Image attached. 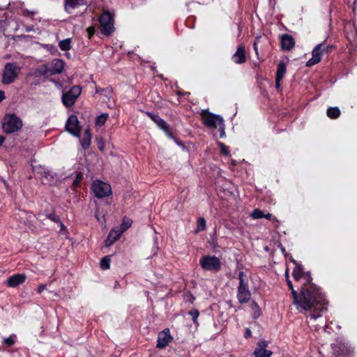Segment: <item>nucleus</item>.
Here are the masks:
<instances>
[{"label":"nucleus","mask_w":357,"mask_h":357,"mask_svg":"<svg viewBox=\"0 0 357 357\" xmlns=\"http://www.w3.org/2000/svg\"><path fill=\"white\" fill-rule=\"evenodd\" d=\"M305 281L301 287H310L309 301L312 303V312L309 314L311 319H317L321 317L322 312L327 310L328 301L325 298L324 294L315 284L312 282V278L310 272L304 271L302 276Z\"/></svg>","instance_id":"f257e3e1"},{"label":"nucleus","mask_w":357,"mask_h":357,"mask_svg":"<svg viewBox=\"0 0 357 357\" xmlns=\"http://www.w3.org/2000/svg\"><path fill=\"white\" fill-rule=\"evenodd\" d=\"M285 279L287 284L291 290V294L293 298V304L296 305V309L301 313L308 312L310 314L312 311V303L309 301L310 287H301L299 291L294 289L293 284L289 279V268L285 271Z\"/></svg>","instance_id":"f03ea898"},{"label":"nucleus","mask_w":357,"mask_h":357,"mask_svg":"<svg viewBox=\"0 0 357 357\" xmlns=\"http://www.w3.org/2000/svg\"><path fill=\"white\" fill-rule=\"evenodd\" d=\"M238 280H239L236 294L238 301L240 304L248 303L252 298L248 277L243 271H240L238 274Z\"/></svg>","instance_id":"7ed1b4c3"},{"label":"nucleus","mask_w":357,"mask_h":357,"mask_svg":"<svg viewBox=\"0 0 357 357\" xmlns=\"http://www.w3.org/2000/svg\"><path fill=\"white\" fill-rule=\"evenodd\" d=\"M22 119L15 114H6L2 119V130L6 134H12L22 129Z\"/></svg>","instance_id":"20e7f679"},{"label":"nucleus","mask_w":357,"mask_h":357,"mask_svg":"<svg viewBox=\"0 0 357 357\" xmlns=\"http://www.w3.org/2000/svg\"><path fill=\"white\" fill-rule=\"evenodd\" d=\"M199 264L204 271L218 273L222 269V263L218 257L211 255H204L199 259Z\"/></svg>","instance_id":"39448f33"},{"label":"nucleus","mask_w":357,"mask_h":357,"mask_svg":"<svg viewBox=\"0 0 357 357\" xmlns=\"http://www.w3.org/2000/svg\"><path fill=\"white\" fill-rule=\"evenodd\" d=\"M101 33L106 36H111L114 31V16L108 11H104L99 18Z\"/></svg>","instance_id":"423d86ee"},{"label":"nucleus","mask_w":357,"mask_h":357,"mask_svg":"<svg viewBox=\"0 0 357 357\" xmlns=\"http://www.w3.org/2000/svg\"><path fill=\"white\" fill-rule=\"evenodd\" d=\"M202 123L210 128L215 129L218 126L222 124L224 119L220 115L213 114L208 109L202 111L201 113Z\"/></svg>","instance_id":"0eeeda50"},{"label":"nucleus","mask_w":357,"mask_h":357,"mask_svg":"<svg viewBox=\"0 0 357 357\" xmlns=\"http://www.w3.org/2000/svg\"><path fill=\"white\" fill-rule=\"evenodd\" d=\"M91 190L97 198H103L108 197L112 194L110 185L97 180L92 183Z\"/></svg>","instance_id":"6e6552de"},{"label":"nucleus","mask_w":357,"mask_h":357,"mask_svg":"<svg viewBox=\"0 0 357 357\" xmlns=\"http://www.w3.org/2000/svg\"><path fill=\"white\" fill-rule=\"evenodd\" d=\"M17 75L18 71L16 64L8 63L4 66L1 82L3 84H10L15 81Z\"/></svg>","instance_id":"1a4fd4ad"},{"label":"nucleus","mask_w":357,"mask_h":357,"mask_svg":"<svg viewBox=\"0 0 357 357\" xmlns=\"http://www.w3.org/2000/svg\"><path fill=\"white\" fill-rule=\"evenodd\" d=\"M66 130L75 137H79L82 127L80 126L79 121L77 117L72 114L70 115L66 123Z\"/></svg>","instance_id":"9d476101"},{"label":"nucleus","mask_w":357,"mask_h":357,"mask_svg":"<svg viewBox=\"0 0 357 357\" xmlns=\"http://www.w3.org/2000/svg\"><path fill=\"white\" fill-rule=\"evenodd\" d=\"M173 339L170 329L166 328L158 333L156 347L158 349H165L173 341Z\"/></svg>","instance_id":"9b49d317"},{"label":"nucleus","mask_w":357,"mask_h":357,"mask_svg":"<svg viewBox=\"0 0 357 357\" xmlns=\"http://www.w3.org/2000/svg\"><path fill=\"white\" fill-rule=\"evenodd\" d=\"M64 66L65 63L63 60L59 59H53L52 62L45 67V73L50 75L60 74L62 73Z\"/></svg>","instance_id":"f8f14e48"},{"label":"nucleus","mask_w":357,"mask_h":357,"mask_svg":"<svg viewBox=\"0 0 357 357\" xmlns=\"http://www.w3.org/2000/svg\"><path fill=\"white\" fill-rule=\"evenodd\" d=\"M269 342L265 340H261L257 343V347L254 350L255 357H271L273 354L272 351L267 349Z\"/></svg>","instance_id":"ddd939ff"},{"label":"nucleus","mask_w":357,"mask_h":357,"mask_svg":"<svg viewBox=\"0 0 357 357\" xmlns=\"http://www.w3.org/2000/svg\"><path fill=\"white\" fill-rule=\"evenodd\" d=\"M331 346L333 350L332 357H345L348 352L347 345L341 340L336 339Z\"/></svg>","instance_id":"4468645a"},{"label":"nucleus","mask_w":357,"mask_h":357,"mask_svg":"<svg viewBox=\"0 0 357 357\" xmlns=\"http://www.w3.org/2000/svg\"><path fill=\"white\" fill-rule=\"evenodd\" d=\"M322 47L323 43H319L314 47L312 52V56L306 63L307 67H312L321 61L323 56Z\"/></svg>","instance_id":"2eb2a0df"},{"label":"nucleus","mask_w":357,"mask_h":357,"mask_svg":"<svg viewBox=\"0 0 357 357\" xmlns=\"http://www.w3.org/2000/svg\"><path fill=\"white\" fill-rule=\"evenodd\" d=\"M287 73L286 63L281 61L278 64V68L275 73V88L278 91H281V82L282 81L285 74Z\"/></svg>","instance_id":"dca6fc26"},{"label":"nucleus","mask_w":357,"mask_h":357,"mask_svg":"<svg viewBox=\"0 0 357 357\" xmlns=\"http://www.w3.org/2000/svg\"><path fill=\"white\" fill-rule=\"evenodd\" d=\"M280 44L282 51H290L295 46V40L291 35L284 33L280 36Z\"/></svg>","instance_id":"f3484780"},{"label":"nucleus","mask_w":357,"mask_h":357,"mask_svg":"<svg viewBox=\"0 0 357 357\" xmlns=\"http://www.w3.org/2000/svg\"><path fill=\"white\" fill-rule=\"evenodd\" d=\"M231 60L236 64H242L246 62L247 56L245 46L242 44L237 46L236 52L232 55Z\"/></svg>","instance_id":"a211bd4d"},{"label":"nucleus","mask_w":357,"mask_h":357,"mask_svg":"<svg viewBox=\"0 0 357 357\" xmlns=\"http://www.w3.org/2000/svg\"><path fill=\"white\" fill-rule=\"evenodd\" d=\"M87 3L86 0H65L64 9L66 13L70 14L74 9L86 6Z\"/></svg>","instance_id":"6ab92c4d"},{"label":"nucleus","mask_w":357,"mask_h":357,"mask_svg":"<svg viewBox=\"0 0 357 357\" xmlns=\"http://www.w3.org/2000/svg\"><path fill=\"white\" fill-rule=\"evenodd\" d=\"M26 279V276L23 273L14 274L9 277L7 280V284L10 287H16L24 283Z\"/></svg>","instance_id":"aec40b11"},{"label":"nucleus","mask_w":357,"mask_h":357,"mask_svg":"<svg viewBox=\"0 0 357 357\" xmlns=\"http://www.w3.org/2000/svg\"><path fill=\"white\" fill-rule=\"evenodd\" d=\"M122 235V233L117 229V228L112 229L106 240L105 241V245L106 247L111 246L114 242H116L117 240H119Z\"/></svg>","instance_id":"412c9836"},{"label":"nucleus","mask_w":357,"mask_h":357,"mask_svg":"<svg viewBox=\"0 0 357 357\" xmlns=\"http://www.w3.org/2000/svg\"><path fill=\"white\" fill-rule=\"evenodd\" d=\"M160 129L165 132L168 138L173 139L178 146H183V142L174 135L170 126L167 122L165 123L163 127L160 128Z\"/></svg>","instance_id":"4be33fe9"},{"label":"nucleus","mask_w":357,"mask_h":357,"mask_svg":"<svg viewBox=\"0 0 357 357\" xmlns=\"http://www.w3.org/2000/svg\"><path fill=\"white\" fill-rule=\"evenodd\" d=\"M77 98L69 92L64 93L62 96V102L68 108L74 105Z\"/></svg>","instance_id":"5701e85b"},{"label":"nucleus","mask_w":357,"mask_h":357,"mask_svg":"<svg viewBox=\"0 0 357 357\" xmlns=\"http://www.w3.org/2000/svg\"><path fill=\"white\" fill-rule=\"evenodd\" d=\"M145 114L158 126V128L163 127V126L166 123V121L162 118H160V116H158V114H155L151 112H146Z\"/></svg>","instance_id":"b1692460"},{"label":"nucleus","mask_w":357,"mask_h":357,"mask_svg":"<svg viewBox=\"0 0 357 357\" xmlns=\"http://www.w3.org/2000/svg\"><path fill=\"white\" fill-rule=\"evenodd\" d=\"M91 137H92L89 129L86 130L84 132L83 137L81 140L82 146L84 150L89 149V147L90 146Z\"/></svg>","instance_id":"393cba45"},{"label":"nucleus","mask_w":357,"mask_h":357,"mask_svg":"<svg viewBox=\"0 0 357 357\" xmlns=\"http://www.w3.org/2000/svg\"><path fill=\"white\" fill-rule=\"evenodd\" d=\"M304 274V268L302 264H296L295 268L293 270L292 275L295 281L298 282Z\"/></svg>","instance_id":"a878e982"},{"label":"nucleus","mask_w":357,"mask_h":357,"mask_svg":"<svg viewBox=\"0 0 357 357\" xmlns=\"http://www.w3.org/2000/svg\"><path fill=\"white\" fill-rule=\"evenodd\" d=\"M326 114L330 119H335L340 116L341 112L337 107H331L327 109Z\"/></svg>","instance_id":"bb28decb"},{"label":"nucleus","mask_w":357,"mask_h":357,"mask_svg":"<svg viewBox=\"0 0 357 357\" xmlns=\"http://www.w3.org/2000/svg\"><path fill=\"white\" fill-rule=\"evenodd\" d=\"M132 220L128 218L124 217L122 220V223L119 227L117 228L122 234L125 232L132 225Z\"/></svg>","instance_id":"cd10ccee"},{"label":"nucleus","mask_w":357,"mask_h":357,"mask_svg":"<svg viewBox=\"0 0 357 357\" xmlns=\"http://www.w3.org/2000/svg\"><path fill=\"white\" fill-rule=\"evenodd\" d=\"M59 48L63 51H68L71 48V38H66L59 43Z\"/></svg>","instance_id":"c85d7f7f"},{"label":"nucleus","mask_w":357,"mask_h":357,"mask_svg":"<svg viewBox=\"0 0 357 357\" xmlns=\"http://www.w3.org/2000/svg\"><path fill=\"white\" fill-rule=\"evenodd\" d=\"M111 257L109 255L105 256L100 260V266L101 269L107 270L110 268Z\"/></svg>","instance_id":"c756f323"},{"label":"nucleus","mask_w":357,"mask_h":357,"mask_svg":"<svg viewBox=\"0 0 357 357\" xmlns=\"http://www.w3.org/2000/svg\"><path fill=\"white\" fill-rule=\"evenodd\" d=\"M206 229V220L202 217H199L197 221V229H196L195 232L197 233V232H199L202 231H204Z\"/></svg>","instance_id":"7c9ffc66"},{"label":"nucleus","mask_w":357,"mask_h":357,"mask_svg":"<svg viewBox=\"0 0 357 357\" xmlns=\"http://www.w3.org/2000/svg\"><path fill=\"white\" fill-rule=\"evenodd\" d=\"M108 117L109 114L107 113H102L100 115L98 116L96 119V126L101 127L103 125H105Z\"/></svg>","instance_id":"2f4dec72"},{"label":"nucleus","mask_w":357,"mask_h":357,"mask_svg":"<svg viewBox=\"0 0 357 357\" xmlns=\"http://www.w3.org/2000/svg\"><path fill=\"white\" fill-rule=\"evenodd\" d=\"M188 314L192 317V322L194 323V324H195L196 326H198L199 324H198L197 319L199 316V310L197 309L193 308L188 312Z\"/></svg>","instance_id":"473e14b6"},{"label":"nucleus","mask_w":357,"mask_h":357,"mask_svg":"<svg viewBox=\"0 0 357 357\" xmlns=\"http://www.w3.org/2000/svg\"><path fill=\"white\" fill-rule=\"evenodd\" d=\"M83 180V174L81 172H78L76 174L75 178L73 181L72 188L76 189L80 185V183Z\"/></svg>","instance_id":"72a5a7b5"},{"label":"nucleus","mask_w":357,"mask_h":357,"mask_svg":"<svg viewBox=\"0 0 357 357\" xmlns=\"http://www.w3.org/2000/svg\"><path fill=\"white\" fill-rule=\"evenodd\" d=\"M68 92L77 99L82 92V88L79 85H75Z\"/></svg>","instance_id":"f704fd0d"},{"label":"nucleus","mask_w":357,"mask_h":357,"mask_svg":"<svg viewBox=\"0 0 357 357\" xmlns=\"http://www.w3.org/2000/svg\"><path fill=\"white\" fill-rule=\"evenodd\" d=\"M250 216L253 219L263 218V216H264V213L259 208H255L251 213Z\"/></svg>","instance_id":"c9c22d12"},{"label":"nucleus","mask_w":357,"mask_h":357,"mask_svg":"<svg viewBox=\"0 0 357 357\" xmlns=\"http://www.w3.org/2000/svg\"><path fill=\"white\" fill-rule=\"evenodd\" d=\"M15 340L16 335L13 334L8 337L4 339L3 344H6L8 347H11L15 344Z\"/></svg>","instance_id":"e433bc0d"},{"label":"nucleus","mask_w":357,"mask_h":357,"mask_svg":"<svg viewBox=\"0 0 357 357\" xmlns=\"http://www.w3.org/2000/svg\"><path fill=\"white\" fill-rule=\"evenodd\" d=\"M96 144H97L98 149L100 151L102 152L104 151L105 146V139L102 137H96Z\"/></svg>","instance_id":"4c0bfd02"},{"label":"nucleus","mask_w":357,"mask_h":357,"mask_svg":"<svg viewBox=\"0 0 357 357\" xmlns=\"http://www.w3.org/2000/svg\"><path fill=\"white\" fill-rule=\"evenodd\" d=\"M46 217L55 223H59L61 221L59 216L54 211L49 214H46Z\"/></svg>","instance_id":"58836bf2"},{"label":"nucleus","mask_w":357,"mask_h":357,"mask_svg":"<svg viewBox=\"0 0 357 357\" xmlns=\"http://www.w3.org/2000/svg\"><path fill=\"white\" fill-rule=\"evenodd\" d=\"M36 14V11L29 10L26 8H24L22 10V15L24 17H33Z\"/></svg>","instance_id":"ea45409f"},{"label":"nucleus","mask_w":357,"mask_h":357,"mask_svg":"<svg viewBox=\"0 0 357 357\" xmlns=\"http://www.w3.org/2000/svg\"><path fill=\"white\" fill-rule=\"evenodd\" d=\"M220 148L221 153H222L225 155H229L230 152H229V147L227 146H226L225 144L220 142Z\"/></svg>","instance_id":"a19ab883"},{"label":"nucleus","mask_w":357,"mask_h":357,"mask_svg":"<svg viewBox=\"0 0 357 357\" xmlns=\"http://www.w3.org/2000/svg\"><path fill=\"white\" fill-rule=\"evenodd\" d=\"M86 31L88 33L89 38L91 39L95 34V29L93 26H90V27L87 28Z\"/></svg>","instance_id":"79ce46f5"},{"label":"nucleus","mask_w":357,"mask_h":357,"mask_svg":"<svg viewBox=\"0 0 357 357\" xmlns=\"http://www.w3.org/2000/svg\"><path fill=\"white\" fill-rule=\"evenodd\" d=\"M219 126H220V137L223 138L225 137L224 122L222 123V124H220Z\"/></svg>","instance_id":"37998d69"},{"label":"nucleus","mask_w":357,"mask_h":357,"mask_svg":"<svg viewBox=\"0 0 357 357\" xmlns=\"http://www.w3.org/2000/svg\"><path fill=\"white\" fill-rule=\"evenodd\" d=\"M332 49H333L332 45L324 46V45L323 44V47H322L323 54L324 53H328V52H331Z\"/></svg>","instance_id":"c03bdc74"},{"label":"nucleus","mask_w":357,"mask_h":357,"mask_svg":"<svg viewBox=\"0 0 357 357\" xmlns=\"http://www.w3.org/2000/svg\"><path fill=\"white\" fill-rule=\"evenodd\" d=\"M251 336H252V331L250 328H247L245 331L244 337L246 339H248Z\"/></svg>","instance_id":"a18cd8bd"},{"label":"nucleus","mask_w":357,"mask_h":357,"mask_svg":"<svg viewBox=\"0 0 357 357\" xmlns=\"http://www.w3.org/2000/svg\"><path fill=\"white\" fill-rule=\"evenodd\" d=\"M45 289H46V285L44 284H42L38 286V287L37 289V293L40 294Z\"/></svg>","instance_id":"49530a36"},{"label":"nucleus","mask_w":357,"mask_h":357,"mask_svg":"<svg viewBox=\"0 0 357 357\" xmlns=\"http://www.w3.org/2000/svg\"><path fill=\"white\" fill-rule=\"evenodd\" d=\"M252 304L254 310H258L259 312L260 311V307L256 301H252Z\"/></svg>","instance_id":"de8ad7c7"},{"label":"nucleus","mask_w":357,"mask_h":357,"mask_svg":"<svg viewBox=\"0 0 357 357\" xmlns=\"http://www.w3.org/2000/svg\"><path fill=\"white\" fill-rule=\"evenodd\" d=\"M59 224L61 232L67 231V227L63 225V223L61 221H60V222H59Z\"/></svg>","instance_id":"09e8293b"},{"label":"nucleus","mask_w":357,"mask_h":357,"mask_svg":"<svg viewBox=\"0 0 357 357\" xmlns=\"http://www.w3.org/2000/svg\"><path fill=\"white\" fill-rule=\"evenodd\" d=\"M253 49H254V51H255L256 55L258 56H259V51H258L257 44L256 42H255L253 43Z\"/></svg>","instance_id":"8fccbe9b"},{"label":"nucleus","mask_w":357,"mask_h":357,"mask_svg":"<svg viewBox=\"0 0 357 357\" xmlns=\"http://www.w3.org/2000/svg\"><path fill=\"white\" fill-rule=\"evenodd\" d=\"M6 98L5 93L3 91L0 90V102Z\"/></svg>","instance_id":"3c124183"},{"label":"nucleus","mask_w":357,"mask_h":357,"mask_svg":"<svg viewBox=\"0 0 357 357\" xmlns=\"http://www.w3.org/2000/svg\"><path fill=\"white\" fill-rule=\"evenodd\" d=\"M195 297L192 294H190L189 299L188 300V301L192 303L195 301Z\"/></svg>","instance_id":"603ef678"},{"label":"nucleus","mask_w":357,"mask_h":357,"mask_svg":"<svg viewBox=\"0 0 357 357\" xmlns=\"http://www.w3.org/2000/svg\"><path fill=\"white\" fill-rule=\"evenodd\" d=\"M272 214L271 213H268L267 214H264V216H263V218L267 219V220H271L272 218Z\"/></svg>","instance_id":"864d4df0"},{"label":"nucleus","mask_w":357,"mask_h":357,"mask_svg":"<svg viewBox=\"0 0 357 357\" xmlns=\"http://www.w3.org/2000/svg\"><path fill=\"white\" fill-rule=\"evenodd\" d=\"M186 93H187L186 92H183V91H178L177 93H176L177 96H179V97H182V96H183Z\"/></svg>","instance_id":"5fc2aeb1"},{"label":"nucleus","mask_w":357,"mask_h":357,"mask_svg":"<svg viewBox=\"0 0 357 357\" xmlns=\"http://www.w3.org/2000/svg\"><path fill=\"white\" fill-rule=\"evenodd\" d=\"M5 137L3 135H0V147L2 146L3 143L5 142Z\"/></svg>","instance_id":"6e6d98bb"},{"label":"nucleus","mask_w":357,"mask_h":357,"mask_svg":"<svg viewBox=\"0 0 357 357\" xmlns=\"http://www.w3.org/2000/svg\"><path fill=\"white\" fill-rule=\"evenodd\" d=\"M349 45H351V47H349V53L351 54H353V52L355 50L354 48H353L354 47V45L350 42Z\"/></svg>","instance_id":"4d7b16f0"},{"label":"nucleus","mask_w":357,"mask_h":357,"mask_svg":"<svg viewBox=\"0 0 357 357\" xmlns=\"http://www.w3.org/2000/svg\"><path fill=\"white\" fill-rule=\"evenodd\" d=\"M289 260L290 261H291L294 264H295V266L296 265V264H298L291 256H290L289 257Z\"/></svg>","instance_id":"13d9d810"},{"label":"nucleus","mask_w":357,"mask_h":357,"mask_svg":"<svg viewBox=\"0 0 357 357\" xmlns=\"http://www.w3.org/2000/svg\"><path fill=\"white\" fill-rule=\"evenodd\" d=\"M282 252L283 253H284V252H285V249H284V248H282Z\"/></svg>","instance_id":"bf43d9fd"}]
</instances>
